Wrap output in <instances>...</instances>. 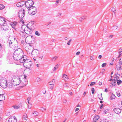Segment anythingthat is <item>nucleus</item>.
<instances>
[{"label": "nucleus", "instance_id": "f257e3e1", "mask_svg": "<svg viewBox=\"0 0 122 122\" xmlns=\"http://www.w3.org/2000/svg\"><path fill=\"white\" fill-rule=\"evenodd\" d=\"M29 39H30L31 40L29 42L27 43L29 45V46L32 47H34L35 45L34 44L36 42V39L34 38V37L33 36H28L26 38L25 40Z\"/></svg>", "mask_w": 122, "mask_h": 122}, {"label": "nucleus", "instance_id": "f03ea898", "mask_svg": "<svg viewBox=\"0 0 122 122\" xmlns=\"http://www.w3.org/2000/svg\"><path fill=\"white\" fill-rule=\"evenodd\" d=\"M37 9L35 6H32L30 7L28 10V12L31 15H34L37 12Z\"/></svg>", "mask_w": 122, "mask_h": 122}, {"label": "nucleus", "instance_id": "7ed1b4c3", "mask_svg": "<svg viewBox=\"0 0 122 122\" xmlns=\"http://www.w3.org/2000/svg\"><path fill=\"white\" fill-rule=\"evenodd\" d=\"M24 30L26 34H29L32 33L33 31V29L31 27H28L27 25L26 27L25 28Z\"/></svg>", "mask_w": 122, "mask_h": 122}, {"label": "nucleus", "instance_id": "20e7f679", "mask_svg": "<svg viewBox=\"0 0 122 122\" xmlns=\"http://www.w3.org/2000/svg\"><path fill=\"white\" fill-rule=\"evenodd\" d=\"M6 80H2L0 82V85L2 88H5L7 86Z\"/></svg>", "mask_w": 122, "mask_h": 122}, {"label": "nucleus", "instance_id": "39448f33", "mask_svg": "<svg viewBox=\"0 0 122 122\" xmlns=\"http://www.w3.org/2000/svg\"><path fill=\"white\" fill-rule=\"evenodd\" d=\"M40 53L39 51L37 49L33 50L32 52V55L34 57L38 56Z\"/></svg>", "mask_w": 122, "mask_h": 122}, {"label": "nucleus", "instance_id": "423d86ee", "mask_svg": "<svg viewBox=\"0 0 122 122\" xmlns=\"http://www.w3.org/2000/svg\"><path fill=\"white\" fill-rule=\"evenodd\" d=\"M32 63L31 61H30V62H29L27 63H25V65L24 66H26V67L28 68V71L30 73L31 72V69L29 68L31 66Z\"/></svg>", "mask_w": 122, "mask_h": 122}, {"label": "nucleus", "instance_id": "0eeeda50", "mask_svg": "<svg viewBox=\"0 0 122 122\" xmlns=\"http://www.w3.org/2000/svg\"><path fill=\"white\" fill-rule=\"evenodd\" d=\"M14 53L15 54H18L21 56H23V52L22 49L20 48L17 49L15 51Z\"/></svg>", "mask_w": 122, "mask_h": 122}, {"label": "nucleus", "instance_id": "6e6552de", "mask_svg": "<svg viewBox=\"0 0 122 122\" xmlns=\"http://www.w3.org/2000/svg\"><path fill=\"white\" fill-rule=\"evenodd\" d=\"M21 78H18L17 79V81H19V83H14V82H15L14 80H13L12 79V80L11 82V83H12L13 84V85L14 86H16L17 85H19L20 83V84H22V83H21Z\"/></svg>", "mask_w": 122, "mask_h": 122}, {"label": "nucleus", "instance_id": "1a4fd4ad", "mask_svg": "<svg viewBox=\"0 0 122 122\" xmlns=\"http://www.w3.org/2000/svg\"><path fill=\"white\" fill-rule=\"evenodd\" d=\"M17 120L15 116H12L9 118L8 122H16Z\"/></svg>", "mask_w": 122, "mask_h": 122}, {"label": "nucleus", "instance_id": "9d476101", "mask_svg": "<svg viewBox=\"0 0 122 122\" xmlns=\"http://www.w3.org/2000/svg\"><path fill=\"white\" fill-rule=\"evenodd\" d=\"M13 56L14 59L17 61H18L20 60L21 56L18 54H15L14 53L13 54Z\"/></svg>", "mask_w": 122, "mask_h": 122}, {"label": "nucleus", "instance_id": "9b49d317", "mask_svg": "<svg viewBox=\"0 0 122 122\" xmlns=\"http://www.w3.org/2000/svg\"><path fill=\"white\" fill-rule=\"evenodd\" d=\"M28 47V48H26V51L29 53H31L32 54V51H33V49H34V47H32L29 46Z\"/></svg>", "mask_w": 122, "mask_h": 122}, {"label": "nucleus", "instance_id": "f8f14e48", "mask_svg": "<svg viewBox=\"0 0 122 122\" xmlns=\"http://www.w3.org/2000/svg\"><path fill=\"white\" fill-rule=\"evenodd\" d=\"M2 25L3 26L2 29L3 30H6L8 29L9 27L7 24L5 23Z\"/></svg>", "mask_w": 122, "mask_h": 122}, {"label": "nucleus", "instance_id": "ddd939ff", "mask_svg": "<svg viewBox=\"0 0 122 122\" xmlns=\"http://www.w3.org/2000/svg\"><path fill=\"white\" fill-rule=\"evenodd\" d=\"M6 20L2 17L0 16V25H3L6 22Z\"/></svg>", "mask_w": 122, "mask_h": 122}, {"label": "nucleus", "instance_id": "4468645a", "mask_svg": "<svg viewBox=\"0 0 122 122\" xmlns=\"http://www.w3.org/2000/svg\"><path fill=\"white\" fill-rule=\"evenodd\" d=\"M25 1H21L17 3V4L16 5L18 7H21L23 6L25 4Z\"/></svg>", "mask_w": 122, "mask_h": 122}, {"label": "nucleus", "instance_id": "2eb2a0df", "mask_svg": "<svg viewBox=\"0 0 122 122\" xmlns=\"http://www.w3.org/2000/svg\"><path fill=\"white\" fill-rule=\"evenodd\" d=\"M116 113L118 114H120L121 112V109L119 108H116L113 110Z\"/></svg>", "mask_w": 122, "mask_h": 122}, {"label": "nucleus", "instance_id": "dca6fc26", "mask_svg": "<svg viewBox=\"0 0 122 122\" xmlns=\"http://www.w3.org/2000/svg\"><path fill=\"white\" fill-rule=\"evenodd\" d=\"M15 38L14 36L10 37L9 38V42L10 45H11L12 43V41L13 40H15Z\"/></svg>", "mask_w": 122, "mask_h": 122}, {"label": "nucleus", "instance_id": "f3484780", "mask_svg": "<svg viewBox=\"0 0 122 122\" xmlns=\"http://www.w3.org/2000/svg\"><path fill=\"white\" fill-rule=\"evenodd\" d=\"M22 76H23V77H22L23 79H25V80H24V82L25 83H24V82L23 83V85L22 86H24L26 85V82L27 81V76H26L25 75H23Z\"/></svg>", "mask_w": 122, "mask_h": 122}, {"label": "nucleus", "instance_id": "a211bd4d", "mask_svg": "<svg viewBox=\"0 0 122 122\" xmlns=\"http://www.w3.org/2000/svg\"><path fill=\"white\" fill-rule=\"evenodd\" d=\"M22 12H19V17L20 18L22 19L24 17L25 14H22Z\"/></svg>", "mask_w": 122, "mask_h": 122}, {"label": "nucleus", "instance_id": "6ab92c4d", "mask_svg": "<svg viewBox=\"0 0 122 122\" xmlns=\"http://www.w3.org/2000/svg\"><path fill=\"white\" fill-rule=\"evenodd\" d=\"M99 117L98 115L96 116L93 118V122H96L98 119H99Z\"/></svg>", "mask_w": 122, "mask_h": 122}, {"label": "nucleus", "instance_id": "aec40b11", "mask_svg": "<svg viewBox=\"0 0 122 122\" xmlns=\"http://www.w3.org/2000/svg\"><path fill=\"white\" fill-rule=\"evenodd\" d=\"M5 99V96L3 94H0V101H3Z\"/></svg>", "mask_w": 122, "mask_h": 122}, {"label": "nucleus", "instance_id": "412c9836", "mask_svg": "<svg viewBox=\"0 0 122 122\" xmlns=\"http://www.w3.org/2000/svg\"><path fill=\"white\" fill-rule=\"evenodd\" d=\"M29 3V4L32 6L34 4V2L32 0H29L26 1Z\"/></svg>", "mask_w": 122, "mask_h": 122}, {"label": "nucleus", "instance_id": "4be33fe9", "mask_svg": "<svg viewBox=\"0 0 122 122\" xmlns=\"http://www.w3.org/2000/svg\"><path fill=\"white\" fill-rule=\"evenodd\" d=\"M24 57L23 56H21V57L20 59L19 60L20 61V62L21 63H24V61L25 60V59H24Z\"/></svg>", "mask_w": 122, "mask_h": 122}, {"label": "nucleus", "instance_id": "5701e85b", "mask_svg": "<svg viewBox=\"0 0 122 122\" xmlns=\"http://www.w3.org/2000/svg\"><path fill=\"white\" fill-rule=\"evenodd\" d=\"M25 6L27 8H30V7H32V6L30 5L29 4V3L27 2H25Z\"/></svg>", "mask_w": 122, "mask_h": 122}, {"label": "nucleus", "instance_id": "b1692460", "mask_svg": "<svg viewBox=\"0 0 122 122\" xmlns=\"http://www.w3.org/2000/svg\"><path fill=\"white\" fill-rule=\"evenodd\" d=\"M100 122H108L109 121L106 118H104L101 119Z\"/></svg>", "mask_w": 122, "mask_h": 122}, {"label": "nucleus", "instance_id": "393cba45", "mask_svg": "<svg viewBox=\"0 0 122 122\" xmlns=\"http://www.w3.org/2000/svg\"><path fill=\"white\" fill-rule=\"evenodd\" d=\"M44 56L43 53L39 54L38 56L37 57H38L39 58H41V59H42Z\"/></svg>", "mask_w": 122, "mask_h": 122}, {"label": "nucleus", "instance_id": "a878e982", "mask_svg": "<svg viewBox=\"0 0 122 122\" xmlns=\"http://www.w3.org/2000/svg\"><path fill=\"white\" fill-rule=\"evenodd\" d=\"M38 113L37 112H33L32 113V115L34 116H36L38 115Z\"/></svg>", "mask_w": 122, "mask_h": 122}, {"label": "nucleus", "instance_id": "bb28decb", "mask_svg": "<svg viewBox=\"0 0 122 122\" xmlns=\"http://www.w3.org/2000/svg\"><path fill=\"white\" fill-rule=\"evenodd\" d=\"M116 82L117 81L115 80V79L114 80H113L112 82V85L114 86H115L116 84Z\"/></svg>", "mask_w": 122, "mask_h": 122}, {"label": "nucleus", "instance_id": "cd10ccee", "mask_svg": "<svg viewBox=\"0 0 122 122\" xmlns=\"http://www.w3.org/2000/svg\"><path fill=\"white\" fill-rule=\"evenodd\" d=\"M55 80L54 79H53L51 81H50V82H49L48 83V84L50 85H53V84L55 83Z\"/></svg>", "mask_w": 122, "mask_h": 122}, {"label": "nucleus", "instance_id": "c85d7f7f", "mask_svg": "<svg viewBox=\"0 0 122 122\" xmlns=\"http://www.w3.org/2000/svg\"><path fill=\"white\" fill-rule=\"evenodd\" d=\"M8 84V85H7V86L9 87L10 88H11L13 87V84L10 82L9 83H8V84Z\"/></svg>", "mask_w": 122, "mask_h": 122}, {"label": "nucleus", "instance_id": "c756f323", "mask_svg": "<svg viewBox=\"0 0 122 122\" xmlns=\"http://www.w3.org/2000/svg\"><path fill=\"white\" fill-rule=\"evenodd\" d=\"M115 98V95L113 94H112L110 97V99L111 100H112L114 99Z\"/></svg>", "mask_w": 122, "mask_h": 122}, {"label": "nucleus", "instance_id": "7c9ffc66", "mask_svg": "<svg viewBox=\"0 0 122 122\" xmlns=\"http://www.w3.org/2000/svg\"><path fill=\"white\" fill-rule=\"evenodd\" d=\"M120 64H118L116 65V68L118 70H119L121 68Z\"/></svg>", "mask_w": 122, "mask_h": 122}, {"label": "nucleus", "instance_id": "2f4dec72", "mask_svg": "<svg viewBox=\"0 0 122 122\" xmlns=\"http://www.w3.org/2000/svg\"><path fill=\"white\" fill-rule=\"evenodd\" d=\"M22 105L21 106H20L18 105V106H13V107L15 109H18L20 107V106L21 107Z\"/></svg>", "mask_w": 122, "mask_h": 122}, {"label": "nucleus", "instance_id": "473e14b6", "mask_svg": "<svg viewBox=\"0 0 122 122\" xmlns=\"http://www.w3.org/2000/svg\"><path fill=\"white\" fill-rule=\"evenodd\" d=\"M67 75L65 74H64L63 76H62V78L64 79L65 80H66V79H68L66 77Z\"/></svg>", "mask_w": 122, "mask_h": 122}, {"label": "nucleus", "instance_id": "72a5a7b5", "mask_svg": "<svg viewBox=\"0 0 122 122\" xmlns=\"http://www.w3.org/2000/svg\"><path fill=\"white\" fill-rule=\"evenodd\" d=\"M30 61L29 59H25V60L24 61V65H25V63H27L29 62H30Z\"/></svg>", "mask_w": 122, "mask_h": 122}, {"label": "nucleus", "instance_id": "f704fd0d", "mask_svg": "<svg viewBox=\"0 0 122 122\" xmlns=\"http://www.w3.org/2000/svg\"><path fill=\"white\" fill-rule=\"evenodd\" d=\"M23 119L25 120L26 121L27 119H26L27 118V115L26 114H25L23 115Z\"/></svg>", "mask_w": 122, "mask_h": 122}, {"label": "nucleus", "instance_id": "c9c22d12", "mask_svg": "<svg viewBox=\"0 0 122 122\" xmlns=\"http://www.w3.org/2000/svg\"><path fill=\"white\" fill-rule=\"evenodd\" d=\"M5 8L4 6L2 4H0V10L3 9Z\"/></svg>", "mask_w": 122, "mask_h": 122}, {"label": "nucleus", "instance_id": "e433bc0d", "mask_svg": "<svg viewBox=\"0 0 122 122\" xmlns=\"http://www.w3.org/2000/svg\"><path fill=\"white\" fill-rule=\"evenodd\" d=\"M117 82L118 85H119L122 82V81L120 80H118L117 81Z\"/></svg>", "mask_w": 122, "mask_h": 122}, {"label": "nucleus", "instance_id": "4c0bfd02", "mask_svg": "<svg viewBox=\"0 0 122 122\" xmlns=\"http://www.w3.org/2000/svg\"><path fill=\"white\" fill-rule=\"evenodd\" d=\"M35 34L38 36H40V33L38 31H36L35 33Z\"/></svg>", "mask_w": 122, "mask_h": 122}, {"label": "nucleus", "instance_id": "58836bf2", "mask_svg": "<svg viewBox=\"0 0 122 122\" xmlns=\"http://www.w3.org/2000/svg\"><path fill=\"white\" fill-rule=\"evenodd\" d=\"M102 93H101V96H100V97H98L99 94L98 95V98H99V99L100 100H102L103 99V98L102 96Z\"/></svg>", "mask_w": 122, "mask_h": 122}, {"label": "nucleus", "instance_id": "ea45409f", "mask_svg": "<svg viewBox=\"0 0 122 122\" xmlns=\"http://www.w3.org/2000/svg\"><path fill=\"white\" fill-rule=\"evenodd\" d=\"M91 91H92V94H94L95 91V89L94 88L92 87L91 88Z\"/></svg>", "mask_w": 122, "mask_h": 122}, {"label": "nucleus", "instance_id": "a19ab883", "mask_svg": "<svg viewBox=\"0 0 122 122\" xmlns=\"http://www.w3.org/2000/svg\"><path fill=\"white\" fill-rule=\"evenodd\" d=\"M119 64L121 65L122 64V59H121L119 60Z\"/></svg>", "mask_w": 122, "mask_h": 122}, {"label": "nucleus", "instance_id": "79ce46f5", "mask_svg": "<svg viewBox=\"0 0 122 122\" xmlns=\"http://www.w3.org/2000/svg\"><path fill=\"white\" fill-rule=\"evenodd\" d=\"M58 66L57 65H56L55 67H54V69L53 70V71H55L58 68Z\"/></svg>", "mask_w": 122, "mask_h": 122}, {"label": "nucleus", "instance_id": "37998d69", "mask_svg": "<svg viewBox=\"0 0 122 122\" xmlns=\"http://www.w3.org/2000/svg\"><path fill=\"white\" fill-rule=\"evenodd\" d=\"M64 86L66 87H67L69 86V85L68 84L66 83L64 85Z\"/></svg>", "mask_w": 122, "mask_h": 122}, {"label": "nucleus", "instance_id": "c03bdc74", "mask_svg": "<svg viewBox=\"0 0 122 122\" xmlns=\"http://www.w3.org/2000/svg\"><path fill=\"white\" fill-rule=\"evenodd\" d=\"M51 86H49V88H50L51 89H52L53 88L54 86L53 85H51Z\"/></svg>", "mask_w": 122, "mask_h": 122}, {"label": "nucleus", "instance_id": "a18cd8bd", "mask_svg": "<svg viewBox=\"0 0 122 122\" xmlns=\"http://www.w3.org/2000/svg\"><path fill=\"white\" fill-rule=\"evenodd\" d=\"M107 65V63H104L102 64V67H105Z\"/></svg>", "mask_w": 122, "mask_h": 122}, {"label": "nucleus", "instance_id": "49530a36", "mask_svg": "<svg viewBox=\"0 0 122 122\" xmlns=\"http://www.w3.org/2000/svg\"><path fill=\"white\" fill-rule=\"evenodd\" d=\"M112 12H114L115 14V11L116 10L115 8H113L112 9Z\"/></svg>", "mask_w": 122, "mask_h": 122}, {"label": "nucleus", "instance_id": "de8ad7c7", "mask_svg": "<svg viewBox=\"0 0 122 122\" xmlns=\"http://www.w3.org/2000/svg\"><path fill=\"white\" fill-rule=\"evenodd\" d=\"M41 79L39 78H37L36 80V81L37 82L40 81L41 80Z\"/></svg>", "mask_w": 122, "mask_h": 122}, {"label": "nucleus", "instance_id": "09e8293b", "mask_svg": "<svg viewBox=\"0 0 122 122\" xmlns=\"http://www.w3.org/2000/svg\"><path fill=\"white\" fill-rule=\"evenodd\" d=\"M30 99V97H29L28 98H27V101L28 102V104H30V103H29V101Z\"/></svg>", "mask_w": 122, "mask_h": 122}, {"label": "nucleus", "instance_id": "8fccbe9b", "mask_svg": "<svg viewBox=\"0 0 122 122\" xmlns=\"http://www.w3.org/2000/svg\"><path fill=\"white\" fill-rule=\"evenodd\" d=\"M108 111L109 110L108 109H106L104 111L105 114H106L108 112Z\"/></svg>", "mask_w": 122, "mask_h": 122}, {"label": "nucleus", "instance_id": "3c124183", "mask_svg": "<svg viewBox=\"0 0 122 122\" xmlns=\"http://www.w3.org/2000/svg\"><path fill=\"white\" fill-rule=\"evenodd\" d=\"M96 83L95 82H92L90 84V86H92L93 85H94V84H95Z\"/></svg>", "mask_w": 122, "mask_h": 122}, {"label": "nucleus", "instance_id": "603ef678", "mask_svg": "<svg viewBox=\"0 0 122 122\" xmlns=\"http://www.w3.org/2000/svg\"><path fill=\"white\" fill-rule=\"evenodd\" d=\"M84 19H85V18H82V17H81V18H80L79 19V20L80 21H82V20H84Z\"/></svg>", "mask_w": 122, "mask_h": 122}, {"label": "nucleus", "instance_id": "864d4df0", "mask_svg": "<svg viewBox=\"0 0 122 122\" xmlns=\"http://www.w3.org/2000/svg\"><path fill=\"white\" fill-rule=\"evenodd\" d=\"M72 40L71 39H70L67 42V44L68 45H70V42Z\"/></svg>", "mask_w": 122, "mask_h": 122}, {"label": "nucleus", "instance_id": "5fc2aeb1", "mask_svg": "<svg viewBox=\"0 0 122 122\" xmlns=\"http://www.w3.org/2000/svg\"><path fill=\"white\" fill-rule=\"evenodd\" d=\"M21 10H23L22 12H22V13L23 14H25V10L24 9H21Z\"/></svg>", "mask_w": 122, "mask_h": 122}, {"label": "nucleus", "instance_id": "6e6d98bb", "mask_svg": "<svg viewBox=\"0 0 122 122\" xmlns=\"http://www.w3.org/2000/svg\"><path fill=\"white\" fill-rule=\"evenodd\" d=\"M29 105H28V108H30L31 107V104H30H30H29Z\"/></svg>", "mask_w": 122, "mask_h": 122}, {"label": "nucleus", "instance_id": "4d7b16f0", "mask_svg": "<svg viewBox=\"0 0 122 122\" xmlns=\"http://www.w3.org/2000/svg\"><path fill=\"white\" fill-rule=\"evenodd\" d=\"M117 26H115L113 27V29L115 30L117 29Z\"/></svg>", "mask_w": 122, "mask_h": 122}, {"label": "nucleus", "instance_id": "13d9d810", "mask_svg": "<svg viewBox=\"0 0 122 122\" xmlns=\"http://www.w3.org/2000/svg\"><path fill=\"white\" fill-rule=\"evenodd\" d=\"M90 59L92 60H93L94 59V56H91L90 57Z\"/></svg>", "mask_w": 122, "mask_h": 122}, {"label": "nucleus", "instance_id": "bf43d9fd", "mask_svg": "<svg viewBox=\"0 0 122 122\" xmlns=\"http://www.w3.org/2000/svg\"><path fill=\"white\" fill-rule=\"evenodd\" d=\"M46 108H44L43 107H41V110L42 111H46Z\"/></svg>", "mask_w": 122, "mask_h": 122}, {"label": "nucleus", "instance_id": "052dcab7", "mask_svg": "<svg viewBox=\"0 0 122 122\" xmlns=\"http://www.w3.org/2000/svg\"><path fill=\"white\" fill-rule=\"evenodd\" d=\"M6 73L8 74H10L11 73V72L10 71H8V70H7L6 71Z\"/></svg>", "mask_w": 122, "mask_h": 122}, {"label": "nucleus", "instance_id": "680f3d73", "mask_svg": "<svg viewBox=\"0 0 122 122\" xmlns=\"http://www.w3.org/2000/svg\"><path fill=\"white\" fill-rule=\"evenodd\" d=\"M58 57L57 56H55L54 57H53V59H55V60H54L55 61L56 59H57V58H58Z\"/></svg>", "mask_w": 122, "mask_h": 122}, {"label": "nucleus", "instance_id": "e2e57ef3", "mask_svg": "<svg viewBox=\"0 0 122 122\" xmlns=\"http://www.w3.org/2000/svg\"><path fill=\"white\" fill-rule=\"evenodd\" d=\"M117 95L118 97H119L120 96V94L119 92H118V93H117Z\"/></svg>", "mask_w": 122, "mask_h": 122}, {"label": "nucleus", "instance_id": "0e129e2a", "mask_svg": "<svg viewBox=\"0 0 122 122\" xmlns=\"http://www.w3.org/2000/svg\"><path fill=\"white\" fill-rule=\"evenodd\" d=\"M103 105L102 104L101 105L100 107V109H102L103 108Z\"/></svg>", "mask_w": 122, "mask_h": 122}, {"label": "nucleus", "instance_id": "69168bd1", "mask_svg": "<svg viewBox=\"0 0 122 122\" xmlns=\"http://www.w3.org/2000/svg\"><path fill=\"white\" fill-rule=\"evenodd\" d=\"M102 56L101 55H100L98 56V58L99 59H101L102 57Z\"/></svg>", "mask_w": 122, "mask_h": 122}, {"label": "nucleus", "instance_id": "338daca9", "mask_svg": "<svg viewBox=\"0 0 122 122\" xmlns=\"http://www.w3.org/2000/svg\"><path fill=\"white\" fill-rule=\"evenodd\" d=\"M80 53V52L78 51L76 52V55H79Z\"/></svg>", "mask_w": 122, "mask_h": 122}, {"label": "nucleus", "instance_id": "774afa93", "mask_svg": "<svg viewBox=\"0 0 122 122\" xmlns=\"http://www.w3.org/2000/svg\"><path fill=\"white\" fill-rule=\"evenodd\" d=\"M16 46H15V49H17V47H18V46L17 45H16Z\"/></svg>", "mask_w": 122, "mask_h": 122}]
</instances>
